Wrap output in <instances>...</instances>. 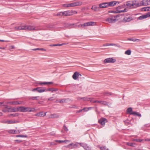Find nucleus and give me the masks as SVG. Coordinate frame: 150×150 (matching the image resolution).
<instances>
[{
  "mask_svg": "<svg viewBox=\"0 0 150 150\" xmlns=\"http://www.w3.org/2000/svg\"><path fill=\"white\" fill-rule=\"evenodd\" d=\"M18 115V113L11 114L9 115V116H12L13 117H17Z\"/></svg>",
  "mask_w": 150,
  "mask_h": 150,
  "instance_id": "nucleus-41",
  "label": "nucleus"
},
{
  "mask_svg": "<svg viewBox=\"0 0 150 150\" xmlns=\"http://www.w3.org/2000/svg\"><path fill=\"white\" fill-rule=\"evenodd\" d=\"M21 102H18V101H13L12 102H10V103L11 104L14 105H16L18 104H21Z\"/></svg>",
  "mask_w": 150,
  "mask_h": 150,
  "instance_id": "nucleus-32",
  "label": "nucleus"
},
{
  "mask_svg": "<svg viewBox=\"0 0 150 150\" xmlns=\"http://www.w3.org/2000/svg\"><path fill=\"white\" fill-rule=\"evenodd\" d=\"M21 137H27V136L26 135H20Z\"/></svg>",
  "mask_w": 150,
  "mask_h": 150,
  "instance_id": "nucleus-55",
  "label": "nucleus"
},
{
  "mask_svg": "<svg viewBox=\"0 0 150 150\" xmlns=\"http://www.w3.org/2000/svg\"><path fill=\"white\" fill-rule=\"evenodd\" d=\"M47 112H40L36 113L35 115L38 117H44L46 115Z\"/></svg>",
  "mask_w": 150,
  "mask_h": 150,
  "instance_id": "nucleus-18",
  "label": "nucleus"
},
{
  "mask_svg": "<svg viewBox=\"0 0 150 150\" xmlns=\"http://www.w3.org/2000/svg\"><path fill=\"white\" fill-rule=\"evenodd\" d=\"M144 11H149L150 10L149 7H146L144 8Z\"/></svg>",
  "mask_w": 150,
  "mask_h": 150,
  "instance_id": "nucleus-46",
  "label": "nucleus"
},
{
  "mask_svg": "<svg viewBox=\"0 0 150 150\" xmlns=\"http://www.w3.org/2000/svg\"><path fill=\"white\" fill-rule=\"evenodd\" d=\"M86 109V108H84L78 111V112H81L83 110H84L85 111V110Z\"/></svg>",
  "mask_w": 150,
  "mask_h": 150,
  "instance_id": "nucleus-54",
  "label": "nucleus"
},
{
  "mask_svg": "<svg viewBox=\"0 0 150 150\" xmlns=\"http://www.w3.org/2000/svg\"><path fill=\"white\" fill-rule=\"evenodd\" d=\"M133 20L131 17H125L123 19L122 21L125 22H129Z\"/></svg>",
  "mask_w": 150,
  "mask_h": 150,
  "instance_id": "nucleus-19",
  "label": "nucleus"
},
{
  "mask_svg": "<svg viewBox=\"0 0 150 150\" xmlns=\"http://www.w3.org/2000/svg\"><path fill=\"white\" fill-rule=\"evenodd\" d=\"M100 149L101 150H108V149H106V147L105 146L101 147H100Z\"/></svg>",
  "mask_w": 150,
  "mask_h": 150,
  "instance_id": "nucleus-49",
  "label": "nucleus"
},
{
  "mask_svg": "<svg viewBox=\"0 0 150 150\" xmlns=\"http://www.w3.org/2000/svg\"><path fill=\"white\" fill-rule=\"evenodd\" d=\"M53 83L52 82H47V84H51Z\"/></svg>",
  "mask_w": 150,
  "mask_h": 150,
  "instance_id": "nucleus-58",
  "label": "nucleus"
},
{
  "mask_svg": "<svg viewBox=\"0 0 150 150\" xmlns=\"http://www.w3.org/2000/svg\"><path fill=\"white\" fill-rule=\"evenodd\" d=\"M63 15H64L63 12H59L57 14V16H62Z\"/></svg>",
  "mask_w": 150,
  "mask_h": 150,
  "instance_id": "nucleus-39",
  "label": "nucleus"
},
{
  "mask_svg": "<svg viewBox=\"0 0 150 150\" xmlns=\"http://www.w3.org/2000/svg\"><path fill=\"white\" fill-rule=\"evenodd\" d=\"M90 99L89 100L91 102L95 103V101L96 100H94L93 98H90Z\"/></svg>",
  "mask_w": 150,
  "mask_h": 150,
  "instance_id": "nucleus-52",
  "label": "nucleus"
},
{
  "mask_svg": "<svg viewBox=\"0 0 150 150\" xmlns=\"http://www.w3.org/2000/svg\"><path fill=\"white\" fill-rule=\"evenodd\" d=\"M79 145L83 147L85 150H91L90 148L86 144L80 143Z\"/></svg>",
  "mask_w": 150,
  "mask_h": 150,
  "instance_id": "nucleus-15",
  "label": "nucleus"
},
{
  "mask_svg": "<svg viewBox=\"0 0 150 150\" xmlns=\"http://www.w3.org/2000/svg\"><path fill=\"white\" fill-rule=\"evenodd\" d=\"M95 102V103H100L101 101H98V100H96Z\"/></svg>",
  "mask_w": 150,
  "mask_h": 150,
  "instance_id": "nucleus-62",
  "label": "nucleus"
},
{
  "mask_svg": "<svg viewBox=\"0 0 150 150\" xmlns=\"http://www.w3.org/2000/svg\"><path fill=\"white\" fill-rule=\"evenodd\" d=\"M79 75L81 76V75L79 73L77 72H76L74 73V74L73 75L72 78L76 80L78 78Z\"/></svg>",
  "mask_w": 150,
  "mask_h": 150,
  "instance_id": "nucleus-16",
  "label": "nucleus"
},
{
  "mask_svg": "<svg viewBox=\"0 0 150 150\" xmlns=\"http://www.w3.org/2000/svg\"><path fill=\"white\" fill-rule=\"evenodd\" d=\"M137 112L135 111H132V113H131V115H137Z\"/></svg>",
  "mask_w": 150,
  "mask_h": 150,
  "instance_id": "nucleus-47",
  "label": "nucleus"
},
{
  "mask_svg": "<svg viewBox=\"0 0 150 150\" xmlns=\"http://www.w3.org/2000/svg\"><path fill=\"white\" fill-rule=\"evenodd\" d=\"M65 101V100L64 99H62L61 100H57L55 101L56 103H64Z\"/></svg>",
  "mask_w": 150,
  "mask_h": 150,
  "instance_id": "nucleus-33",
  "label": "nucleus"
},
{
  "mask_svg": "<svg viewBox=\"0 0 150 150\" xmlns=\"http://www.w3.org/2000/svg\"><path fill=\"white\" fill-rule=\"evenodd\" d=\"M92 108V107H89L88 108H86V109H85V111H87L88 110H89L90 109H91V108Z\"/></svg>",
  "mask_w": 150,
  "mask_h": 150,
  "instance_id": "nucleus-56",
  "label": "nucleus"
},
{
  "mask_svg": "<svg viewBox=\"0 0 150 150\" xmlns=\"http://www.w3.org/2000/svg\"><path fill=\"white\" fill-rule=\"evenodd\" d=\"M59 115L57 114L54 113L51 114L50 118H59Z\"/></svg>",
  "mask_w": 150,
  "mask_h": 150,
  "instance_id": "nucleus-20",
  "label": "nucleus"
},
{
  "mask_svg": "<svg viewBox=\"0 0 150 150\" xmlns=\"http://www.w3.org/2000/svg\"><path fill=\"white\" fill-rule=\"evenodd\" d=\"M39 98V96H35V97H31L29 98L30 99H31L33 100H38V98Z\"/></svg>",
  "mask_w": 150,
  "mask_h": 150,
  "instance_id": "nucleus-34",
  "label": "nucleus"
},
{
  "mask_svg": "<svg viewBox=\"0 0 150 150\" xmlns=\"http://www.w3.org/2000/svg\"><path fill=\"white\" fill-rule=\"evenodd\" d=\"M141 4L143 6L150 5V0H143L142 1Z\"/></svg>",
  "mask_w": 150,
  "mask_h": 150,
  "instance_id": "nucleus-13",
  "label": "nucleus"
},
{
  "mask_svg": "<svg viewBox=\"0 0 150 150\" xmlns=\"http://www.w3.org/2000/svg\"><path fill=\"white\" fill-rule=\"evenodd\" d=\"M3 106H5V108L2 110L3 112H10L9 111H10V108H8L7 105H3Z\"/></svg>",
  "mask_w": 150,
  "mask_h": 150,
  "instance_id": "nucleus-21",
  "label": "nucleus"
},
{
  "mask_svg": "<svg viewBox=\"0 0 150 150\" xmlns=\"http://www.w3.org/2000/svg\"><path fill=\"white\" fill-rule=\"evenodd\" d=\"M117 16H114L107 18L105 20L106 22H108L110 23H114L117 21L118 19L117 18Z\"/></svg>",
  "mask_w": 150,
  "mask_h": 150,
  "instance_id": "nucleus-4",
  "label": "nucleus"
},
{
  "mask_svg": "<svg viewBox=\"0 0 150 150\" xmlns=\"http://www.w3.org/2000/svg\"><path fill=\"white\" fill-rule=\"evenodd\" d=\"M77 26V23L67 24L66 26L69 28H75Z\"/></svg>",
  "mask_w": 150,
  "mask_h": 150,
  "instance_id": "nucleus-14",
  "label": "nucleus"
},
{
  "mask_svg": "<svg viewBox=\"0 0 150 150\" xmlns=\"http://www.w3.org/2000/svg\"><path fill=\"white\" fill-rule=\"evenodd\" d=\"M39 88H38V87L36 88H34V89H33L32 90V91H33V92H35V91H37V92L38 91V89H39Z\"/></svg>",
  "mask_w": 150,
  "mask_h": 150,
  "instance_id": "nucleus-51",
  "label": "nucleus"
},
{
  "mask_svg": "<svg viewBox=\"0 0 150 150\" xmlns=\"http://www.w3.org/2000/svg\"><path fill=\"white\" fill-rule=\"evenodd\" d=\"M126 144L129 146H134L135 144L133 143L127 142V143Z\"/></svg>",
  "mask_w": 150,
  "mask_h": 150,
  "instance_id": "nucleus-35",
  "label": "nucleus"
},
{
  "mask_svg": "<svg viewBox=\"0 0 150 150\" xmlns=\"http://www.w3.org/2000/svg\"><path fill=\"white\" fill-rule=\"evenodd\" d=\"M83 24H81L79 25H77V26H76V27H77L79 28H81V27H83Z\"/></svg>",
  "mask_w": 150,
  "mask_h": 150,
  "instance_id": "nucleus-50",
  "label": "nucleus"
},
{
  "mask_svg": "<svg viewBox=\"0 0 150 150\" xmlns=\"http://www.w3.org/2000/svg\"><path fill=\"white\" fill-rule=\"evenodd\" d=\"M39 50H43V51H45L46 50L43 48H39Z\"/></svg>",
  "mask_w": 150,
  "mask_h": 150,
  "instance_id": "nucleus-64",
  "label": "nucleus"
},
{
  "mask_svg": "<svg viewBox=\"0 0 150 150\" xmlns=\"http://www.w3.org/2000/svg\"><path fill=\"white\" fill-rule=\"evenodd\" d=\"M38 83L40 86L47 85V82H39Z\"/></svg>",
  "mask_w": 150,
  "mask_h": 150,
  "instance_id": "nucleus-36",
  "label": "nucleus"
},
{
  "mask_svg": "<svg viewBox=\"0 0 150 150\" xmlns=\"http://www.w3.org/2000/svg\"><path fill=\"white\" fill-rule=\"evenodd\" d=\"M38 92L39 93H41L43 92L46 91V89L44 87H38Z\"/></svg>",
  "mask_w": 150,
  "mask_h": 150,
  "instance_id": "nucleus-23",
  "label": "nucleus"
},
{
  "mask_svg": "<svg viewBox=\"0 0 150 150\" xmlns=\"http://www.w3.org/2000/svg\"><path fill=\"white\" fill-rule=\"evenodd\" d=\"M55 141L58 142L59 143H63L64 142H67V141H64V140H56Z\"/></svg>",
  "mask_w": 150,
  "mask_h": 150,
  "instance_id": "nucleus-53",
  "label": "nucleus"
},
{
  "mask_svg": "<svg viewBox=\"0 0 150 150\" xmlns=\"http://www.w3.org/2000/svg\"><path fill=\"white\" fill-rule=\"evenodd\" d=\"M127 40L132 41L133 42H139L140 41V40L139 39L134 38H128Z\"/></svg>",
  "mask_w": 150,
  "mask_h": 150,
  "instance_id": "nucleus-28",
  "label": "nucleus"
},
{
  "mask_svg": "<svg viewBox=\"0 0 150 150\" xmlns=\"http://www.w3.org/2000/svg\"><path fill=\"white\" fill-rule=\"evenodd\" d=\"M145 140L146 141H149V142L150 141V139H149V138L146 139H145Z\"/></svg>",
  "mask_w": 150,
  "mask_h": 150,
  "instance_id": "nucleus-61",
  "label": "nucleus"
},
{
  "mask_svg": "<svg viewBox=\"0 0 150 150\" xmlns=\"http://www.w3.org/2000/svg\"><path fill=\"white\" fill-rule=\"evenodd\" d=\"M136 1H133L132 8H137L140 6L139 4L138 3H136Z\"/></svg>",
  "mask_w": 150,
  "mask_h": 150,
  "instance_id": "nucleus-25",
  "label": "nucleus"
},
{
  "mask_svg": "<svg viewBox=\"0 0 150 150\" xmlns=\"http://www.w3.org/2000/svg\"><path fill=\"white\" fill-rule=\"evenodd\" d=\"M8 120H4L2 122L3 123H7L8 124Z\"/></svg>",
  "mask_w": 150,
  "mask_h": 150,
  "instance_id": "nucleus-59",
  "label": "nucleus"
},
{
  "mask_svg": "<svg viewBox=\"0 0 150 150\" xmlns=\"http://www.w3.org/2000/svg\"><path fill=\"white\" fill-rule=\"evenodd\" d=\"M131 51L129 50H127L125 52V54L128 55H130L131 54Z\"/></svg>",
  "mask_w": 150,
  "mask_h": 150,
  "instance_id": "nucleus-38",
  "label": "nucleus"
},
{
  "mask_svg": "<svg viewBox=\"0 0 150 150\" xmlns=\"http://www.w3.org/2000/svg\"><path fill=\"white\" fill-rule=\"evenodd\" d=\"M150 17V13L148 12L146 14L141 16L137 18V19L142 20Z\"/></svg>",
  "mask_w": 150,
  "mask_h": 150,
  "instance_id": "nucleus-6",
  "label": "nucleus"
},
{
  "mask_svg": "<svg viewBox=\"0 0 150 150\" xmlns=\"http://www.w3.org/2000/svg\"><path fill=\"white\" fill-rule=\"evenodd\" d=\"M99 7L100 8H104L108 7V2L102 3L99 5Z\"/></svg>",
  "mask_w": 150,
  "mask_h": 150,
  "instance_id": "nucleus-12",
  "label": "nucleus"
},
{
  "mask_svg": "<svg viewBox=\"0 0 150 150\" xmlns=\"http://www.w3.org/2000/svg\"><path fill=\"white\" fill-rule=\"evenodd\" d=\"M107 120L104 118H102L100 119L99 120V122L102 125H105V123L107 122Z\"/></svg>",
  "mask_w": 150,
  "mask_h": 150,
  "instance_id": "nucleus-10",
  "label": "nucleus"
},
{
  "mask_svg": "<svg viewBox=\"0 0 150 150\" xmlns=\"http://www.w3.org/2000/svg\"><path fill=\"white\" fill-rule=\"evenodd\" d=\"M110 46H117V47H120V45H117L116 44H113V43L110 44Z\"/></svg>",
  "mask_w": 150,
  "mask_h": 150,
  "instance_id": "nucleus-48",
  "label": "nucleus"
},
{
  "mask_svg": "<svg viewBox=\"0 0 150 150\" xmlns=\"http://www.w3.org/2000/svg\"><path fill=\"white\" fill-rule=\"evenodd\" d=\"M132 108L130 107V108H128L127 109V110H126V112L127 113H129L131 115V113H132Z\"/></svg>",
  "mask_w": 150,
  "mask_h": 150,
  "instance_id": "nucleus-30",
  "label": "nucleus"
},
{
  "mask_svg": "<svg viewBox=\"0 0 150 150\" xmlns=\"http://www.w3.org/2000/svg\"><path fill=\"white\" fill-rule=\"evenodd\" d=\"M80 143H77L75 144H70L67 146V147L71 149L76 148L78 146V144H79Z\"/></svg>",
  "mask_w": 150,
  "mask_h": 150,
  "instance_id": "nucleus-7",
  "label": "nucleus"
},
{
  "mask_svg": "<svg viewBox=\"0 0 150 150\" xmlns=\"http://www.w3.org/2000/svg\"><path fill=\"white\" fill-rule=\"evenodd\" d=\"M58 90L57 88H49L48 89H46V91H51V92L52 93L54 91H57Z\"/></svg>",
  "mask_w": 150,
  "mask_h": 150,
  "instance_id": "nucleus-27",
  "label": "nucleus"
},
{
  "mask_svg": "<svg viewBox=\"0 0 150 150\" xmlns=\"http://www.w3.org/2000/svg\"><path fill=\"white\" fill-rule=\"evenodd\" d=\"M90 98L87 97H82V98H78V100H80L82 99L84 100H89L90 99Z\"/></svg>",
  "mask_w": 150,
  "mask_h": 150,
  "instance_id": "nucleus-31",
  "label": "nucleus"
},
{
  "mask_svg": "<svg viewBox=\"0 0 150 150\" xmlns=\"http://www.w3.org/2000/svg\"><path fill=\"white\" fill-rule=\"evenodd\" d=\"M137 116H138L140 117H141V114H140L138 112H137Z\"/></svg>",
  "mask_w": 150,
  "mask_h": 150,
  "instance_id": "nucleus-63",
  "label": "nucleus"
},
{
  "mask_svg": "<svg viewBox=\"0 0 150 150\" xmlns=\"http://www.w3.org/2000/svg\"><path fill=\"white\" fill-rule=\"evenodd\" d=\"M100 104L105 105H108V106H109V105H111L110 103L105 101H101Z\"/></svg>",
  "mask_w": 150,
  "mask_h": 150,
  "instance_id": "nucleus-26",
  "label": "nucleus"
},
{
  "mask_svg": "<svg viewBox=\"0 0 150 150\" xmlns=\"http://www.w3.org/2000/svg\"><path fill=\"white\" fill-rule=\"evenodd\" d=\"M15 30H25L30 31H38L40 29L37 27H35L31 25H21L18 26H16L14 28Z\"/></svg>",
  "mask_w": 150,
  "mask_h": 150,
  "instance_id": "nucleus-1",
  "label": "nucleus"
},
{
  "mask_svg": "<svg viewBox=\"0 0 150 150\" xmlns=\"http://www.w3.org/2000/svg\"><path fill=\"white\" fill-rule=\"evenodd\" d=\"M21 131L19 130H17L15 129H11L8 130V132L10 134H19Z\"/></svg>",
  "mask_w": 150,
  "mask_h": 150,
  "instance_id": "nucleus-9",
  "label": "nucleus"
},
{
  "mask_svg": "<svg viewBox=\"0 0 150 150\" xmlns=\"http://www.w3.org/2000/svg\"><path fill=\"white\" fill-rule=\"evenodd\" d=\"M99 8H100L99 7H97L95 6H92L91 9L93 10L94 11H99Z\"/></svg>",
  "mask_w": 150,
  "mask_h": 150,
  "instance_id": "nucleus-29",
  "label": "nucleus"
},
{
  "mask_svg": "<svg viewBox=\"0 0 150 150\" xmlns=\"http://www.w3.org/2000/svg\"><path fill=\"white\" fill-rule=\"evenodd\" d=\"M63 129L66 132H67L68 130V129L67 128L65 125H64L63 126Z\"/></svg>",
  "mask_w": 150,
  "mask_h": 150,
  "instance_id": "nucleus-44",
  "label": "nucleus"
},
{
  "mask_svg": "<svg viewBox=\"0 0 150 150\" xmlns=\"http://www.w3.org/2000/svg\"><path fill=\"white\" fill-rule=\"evenodd\" d=\"M96 22L92 21H90L85 23L83 24V26H90L95 25H96Z\"/></svg>",
  "mask_w": 150,
  "mask_h": 150,
  "instance_id": "nucleus-8",
  "label": "nucleus"
},
{
  "mask_svg": "<svg viewBox=\"0 0 150 150\" xmlns=\"http://www.w3.org/2000/svg\"><path fill=\"white\" fill-rule=\"evenodd\" d=\"M55 99L53 97H52L48 98V100H49L53 101Z\"/></svg>",
  "mask_w": 150,
  "mask_h": 150,
  "instance_id": "nucleus-45",
  "label": "nucleus"
},
{
  "mask_svg": "<svg viewBox=\"0 0 150 150\" xmlns=\"http://www.w3.org/2000/svg\"><path fill=\"white\" fill-rule=\"evenodd\" d=\"M108 5L109 7H112L114 6L117 3L119 4L120 2L117 1H112L108 2Z\"/></svg>",
  "mask_w": 150,
  "mask_h": 150,
  "instance_id": "nucleus-11",
  "label": "nucleus"
},
{
  "mask_svg": "<svg viewBox=\"0 0 150 150\" xmlns=\"http://www.w3.org/2000/svg\"><path fill=\"white\" fill-rule=\"evenodd\" d=\"M82 4V2L81 1H76L70 4H64L63 6L66 7H73L81 6Z\"/></svg>",
  "mask_w": 150,
  "mask_h": 150,
  "instance_id": "nucleus-3",
  "label": "nucleus"
},
{
  "mask_svg": "<svg viewBox=\"0 0 150 150\" xmlns=\"http://www.w3.org/2000/svg\"><path fill=\"white\" fill-rule=\"evenodd\" d=\"M62 44H54V45H50V46H62Z\"/></svg>",
  "mask_w": 150,
  "mask_h": 150,
  "instance_id": "nucleus-43",
  "label": "nucleus"
},
{
  "mask_svg": "<svg viewBox=\"0 0 150 150\" xmlns=\"http://www.w3.org/2000/svg\"><path fill=\"white\" fill-rule=\"evenodd\" d=\"M19 107H17V108H10V111H9L10 112H19Z\"/></svg>",
  "mask_w": 150,
  "mask_h": 150,
  "instance_id": "nucleus-24",
  "label": "nucleus"
},
{
  "mask_svg": "<svg viewBox=\"0 0 150 150\" xmlns=\"http://www.w3.org/2000/svg\"><path fill=\"white\" fill-rule=\"evenodd\" d=\"M19 112H33L35 111L34 108H30V107H25L24 106H20L19 107Z\"/></svg>",
  "mask_w": 150,
  "mask_h": 150,
  "instance_id": "nucleus-2",
  "label": "nucleus"
},
{
  "mask_svg": "<svg viewBox=\"0 0 150 150\" xmlns=\"http://www.w3.org/2000/svg\"><path fill=\"white\" fill-rule=\"evenodd\" d=\"M133 1H130L127 2L126 5L130 8H132Z\"/></svg>",
  "mask_w": 150,
  "mask_h": 150,
  "instance_id": "nucleus-22",
  "label": "nucleus"
},
{
  "mask_svg": "<svg viewBox=\"0 0 150 150\" xmlns=\"http://www.w3.org/2000/svg\"><path fill=\"white\" fill-rule=\"evenodd\" d=\"M63 12L64 15L65 16H70L73 15L72 12L71 11H67Z\"/></svg>",
  "mask_w": 150,
  "mask_h": 150,
  "instance_id": "nucleus-17",
  "label": "nucleus"
},
{
  "mask_svg": "<svg viewBox=\"0 0 150 150\" xmlns=\"http://www.w3.org/2000/svg\"><path fill=\"white\" fill-rule=\"evenodd\" d=\"M116 60L113 59L112 58H109L105 59L104 62L105 63H113L116 62Z\"/></svg>",
  "mask_w": 150,
  "mask_h": 150,
  "instance_id": "nucleus-5",
  "label": "nucleus"
},
{
  "mask_svg": "<svg viewBox=\"0 0 150 150\" xmlns=\"http://www.w3.org/2000/svg\"><path fill=\"white\" fill-rule=\"evenodd\" d=\"M142 140V139H134L133 140V141L138 142H141Z\"/></svg>",
  "mask_w": 150,
  "mask_h": 150,
  "instance_id": "nucleus-42",
  "label": "nucleus"
},
{
  "mask_svg": "<svg viewBox=\"0 0 150 150\" xmlns=\"http://www.w3.org/2000/svg\"><path fill=\"white\" fill-rule=\"evenodd\" d=\"M14 141H16V142H17L18 143H20V142H22V140H15Z\"/></svg>",
  "mask_w": 150,
  "mask_h": 150,
  "instance_id": "nucleus-57",
  "label": "nucleus"
},
{
  "mask_svg": "<svg viewBox=\"0 0 150 150\" xmlns=\"http://www.w3.org/2000/svg\"><path fill=\"white\" fill-rule=\"evenodd\" d=\"M17 121H15V120H8V124H13L16 123Z\"/></svg>",
  "mask_w": 150,
  "mask_h": 150,
  "instance_id": "nucleus-37",
  "label": "nucleus"
},
{
  "mask_svg": "<svg viewBox=\"0 0 150 150\" xmlns=\"http://www.w3.org/2000/svg\"><path fill=\"white\" fill-rule=\"evenodd\" d=\"M104 94L105 96H109L112 95V93L109 92H105L104 93Z\"/></svg>",
  "mask_w": 150,
  "mask_h": 150,
  "instance_id": "nucleus-40",
  "label": "nucleus"
},
{
  "mask_svg": "<svg viewBox=\"0 0 150 150\" xmlns=\"http://www.w3.org/2000/svg\"><path fill=\"white\" fill-rule=\"evenodd\" d=\"M32 50H33V51L39 50V48H37L33 49H32Z\"/></svg>",
  "mask_w": 150,
  "mask_h": 150,
  "instance_id": "nucleus-60",
  "label": "nucleus"
}]
</instances>
